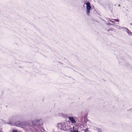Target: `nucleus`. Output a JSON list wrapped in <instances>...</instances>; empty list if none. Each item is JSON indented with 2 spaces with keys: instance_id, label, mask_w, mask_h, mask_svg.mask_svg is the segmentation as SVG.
I'll use <instances>...</instances> for the list:
<instances>
[{
  "instance_id": "1",
  "label": "nucleus",
  "mask_w": 132,
  "mask_h": 132,
  "mask_svg": "<svg viewBox=\"0 0 132 132\" xmlns=\"http://www.w3.org/2000/svg\"><path fill=\"white\" fill-rule=\"evenodd\" d=\"M43 122L42 120H35L32 121L33 128L34 129L35 132H43L41 129V126L43 124Z\"/></svg>"
},
{
  "instance_id": "2",
  "label": "nucleus",
  "mask_w": 132,
  "mask_h": 132,
  "mask_svg": "<svg viewBox=\"0 0 132 132\" xmlns=\"http://www.w3.org/2000/svg\"><path fill=\"white\" fill-rule=\"evenodd\" d=\"M6 124H9L11 126H22V122L20 120H17L13 122L12 121L10 120L8 122L6 123Z\"/></svg>"
},
{
  "instance_id": "3",
  "label": "nucleus",
  "mask_w": 132,
  "mask_h": 132,
  "mask_svg": "<svg viewBox=\"0 0 132 132\" xmlns=\"http://www.w3.org/2000/svg\"><path fill=\"white\" fill-rule=\"evenodd\" d=\"M86 13L87 15H89L90 14V10H91V7L90 6V4L89 2H87L86 4Z\"/></svg>"
},
{
  "instance_id": "4",
  "label": "nucleus",
  "mask_w": 132,
  "mask_h": 132,
  "mask_svg": "<svg viewBox=\"0 0 132 132\" xmlns=\"http://www.w3.org/2000/svg\"><path fill=\"white\" fill-rule=\"evenodd\" d=\"M58 127L61 130H65L66 125L64 122H62L58 123Z\"/></svg>"
},
{
  "instance_id": "5",
  "label": "nucleus",
  "mask_w": 132,
  "mask_h": 132,
  "mask_svg": "<svg viewBox=\"0 0 132 132\" xmlns=\"http://www.w3.org/2000/svg\"><path fill=\"white\" fill-rule=\"evenodd\" d=\"M68 118L69 120L71 121L72 123H76V121L73 117L69 116Z\"/></svg>"
},
{
  "instance_id": "6",
  "label": "nucleus",
  "mask_w": 132,
  "mask_h": 132,
  "mask_svg": "<svg viewBox=\"0 0 132 132\" xmlns=\"http://www.w3.org/2000/svg\"><path fill=\"white\" fill-rule=\"evenodd\" d=\"M123 30V31L125 32H127V33H129L130 32V31L127 28H122Z\"/></svg>"
},
{
  "instance_id": "7",
  "label": "nucleus",
  "mask_w": 132,
  "mask_h": 132,
  "mask_svg": "<svg viewBox=\"0 0 132 132\" xmlns=\"http://www.w3.org/2000/svg\"><path fill=\"white\" fill-rule=\"evenodd\" d=\"M96 129L97 131L98 132H102L101 129L98 127L96 128Z\"/></svg>"
},
{
  "instance_id": "8",
  "label": "nucleus",
  "mask_w": 132,
  "mask_h": 132,
  "mask_svg": "<svg viewBox=\"0 0 132 132\" xmlns=\"http://www.w3.org/2000/svg\"><path fill=\"white\" fill-rule=\"evenodd\" d=\"M75 128L74 127H73V129H72V128L70 129V132H77V129L76 130H74L73 129Z\"/></svg>"
},
{
  "instance_id": "9",
  "label": "nucleus",
  "mask_w": 132,
  "mask_h": 132,
  "mask_svg": "<svg viewBox=\"0 0 132 132\" xmlns=\"http://www.w3.org/2000/svg\"><path fill=\"white\" fill-rule=\"evenodd\" d=\"M84 132H89V131L88 130V129L87 128L84 130Z\"/></svg>"
},
{
  "instance_id": "10",
  "label": "nucleus",
  "mask_w": 132,
  "mask_h": 132,
  "mask_svg": "<svg viewBox=\"0 0 132 132\" xmlns=\"http://www.w3.org/2000/svg\"><path fill=\"white\" fill-rule=\"evenodd\" d=\"M18 130H13L12 132H17Z\"/></svg>"
},
{
  "instance_id": "11",
  "label": "nucleus",
  "mask_w": 132,
  "mask_h": 132,
  "mask_svg": "<svg viewBox=\"0 0 132 132\" xmlns=\"http://www.w3.org/2000/svg\"><path fill=\"white\" fill-rule=\"evenodd\" d=\"M113 20H115L116 21H117L118 22L119 21V19H113Z\"/></svg>"
},
{
  "instance_id": "12",
  "label": "nucleus",
  "mask_w": 132,
  "mask_h": 132,
  "mask_svg": "<svg viewBox=\"0 0 132 132\" xmlns=\"http://www.w3.org/2000/svg\"><path fill=\"white\" fill-rule=\"evenodd\" d=\"M129 34V35H131L132 36V34Z\"/></svg>"
},
{
  "instance_id": "13",
  "label": "nucleus",
  "mask_w": 132,
  "mask_h": 132,
  "mask_svg": "<svg viewBox=\"0 0 132 132\" xmlns=\"http://www.w3.org/2000/svg\"><path fill=\"white\" fill-rule=\"evenodd\" d=\"M58 63H59V64H62L60 62H58Z\"/></svg>"
},
{
  "instance_id": "14",
  "label": "nucleus",
  "mask_w": 132,
  "mask_h": 132,
  "mask_svg": "<svg viewBox=\"0 0 132 132\" xmlns=\"http://www.w3.org/2000/svg\"><path fill=\"white\" fill-rule=\"evenodd\" d=\"M110 21L111 22H114L113 21H111V20H110Z\"/></svg>"
},
{
  "instance_id": "15",
  "label": "nucleus",
  "mask_w": 132,
  "mask_h": 132,
  "mask_svg": "<svg viewBox=\"0 0 132 132\" xmlns=\"http://www.w3.org/2000/svg\"><path fill=\"white\" fill-rule=\"evenodd\" d=\"M14 117H12V118H13V119H14Z\"/></svg>"
},
{
  "instance_id": "16",
  "label": "nucleus",
  "mask_w": 132,
  "mask_h": 132,
  "mask_svg": "<svg viewBox=\"0 0 132 132\" xmlns=\"http://www.w3.org/2000/svg\"><path fill=\"white\" fill-rule=\"evenodd\" d=\"M132 110V109H130V110Z\"/></svg>"
},
{
  "instance_id": "17",
  "label": "nucleus",
  "mask_w": 132,
  "mask_h": 132,
  "mask_svg": "<svg viewBox=\"0 0 132 132\" xmlns=\"http://www.w3.org/2000/svg\"><path fill=\"white\" fill-rule=\"evenodd\" d=\"M57 124H57L56 125H57V126H58V125H57Z\"/></svg>"
}]
</instances>
